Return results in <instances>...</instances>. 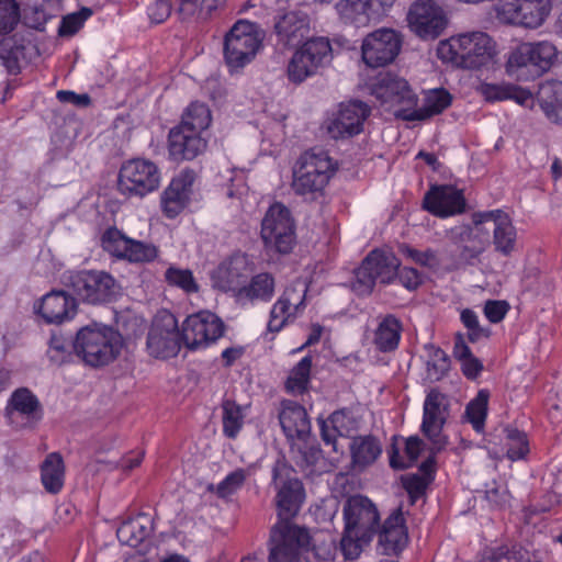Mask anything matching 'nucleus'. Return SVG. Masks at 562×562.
Returning a JSON list of instances; mask_svg holds the SVG:
<instances>
[{"instance_id": "obj_1", "label": "nucleus", "mask_w": 562, "mask_h": 562, "mask_svg": "<svg viewBox=\"0 0 562 562\" xmlns=\"http://www.w3.org/2000/svg\"><path fill=\"white\" fill-rule=\"evenodd\" d=\"M305 501V494H277L279 520L271 530L269 562H307L311 536L304 527L291 524Z\"/></svg>"}, {"instance_id": "obj_2", "label": "nucleus", "mask_w": 562, "mask_h": 562, "mask_svg": "<svg viewBox=\"0 0 562 562\" xmlns=\"http://www.w3.org/2000/svg\"><path fill=\"white\" fill-rule=\"evenodd\" d=\"M496 54V43L482 31L453 35L441 41L437 47V55L441 60L464 69H480L487 66Z\"/></svg>"}, {"instance_id": "obj_3", "label": "nucleus", "mask_w": 562, "mask_h": 562, "mask_svg": "<svg viewBox=\"0 0 562 562\" xmlns=\"http://www.w3.org/2000/svg\"><path fill=\"white\" fill-rule=\"evenodd\" d=\"M123 347L124 339L116 329L98 323L81 327L72 341L75 355L91 368H101L114 362Z\"/></svg>"}, {"instance_id": "obj_4", "label": "nucleus", "mask_w": 562, "mask_h": 562, "mask_svg": "<svg viewBox=\"0 0 562 562\" xmlns=\"http://www.w3.org/2000/svg\"><path fill=\"white\" fill-rule=\"evenodd\" d=\"M335 170L336 164L326 151H306L293 169L292 189L296 194L314 200L323 192Z\"/></svg>"}, {"instance_id": "obj_5", "label": "nucleus", "mask_w": 562, "mask_h": 562, "mask_svg": "<svg viewBox=\"0 0 562 562\" xmlns=\"http://www.w3.org/2000/svg\"><path fill=\"white\" fill-rule=\"evenodd\" d=\"M558 54V48L549 41L520 43L508 53L506 72L519 80L527 79L530 69L540 76L552 67Z\"/></svg>"}, {"instance_id": "obj_6", "label": "nucleus", "mask_w": 562, "mask_h": 562, "mask_svg": "<svg viewBox=\"0 0 562 562\" xmlns=\"http://www.w3.org/2000/svg\"><path fill=\"white\" fill-rule=\"evenodd\" d=\"M333 48L328 38L318 36L304 42L291 56L286 66L288 80L301 85L330 64Z\"/></svg>"}, {"instance_id": "obj_7", "label": "nucleus", "mask_w": 562, "mask_h": 562, "mask_svg": "<svg viewBox=\"0 0 562 562\" xmlns=\"http://www.w3.org/2000/svg\"><path fill=\"white\" fill-rule=\"evenodd\" d=\"M263 33L247 20L237 21L225 36L224 58L231 69L249 64L261 48Z\"/></svg>"}, {"instance_id": "obj_8", "label": "nucleus", "mask_w": 562, "mask_h": 562, "mask_svg": "<svg viewBox=\"0 0 562 562\" xmlns=\"http://www.w3.org/2000/svg\"><path fill=\"white\" fill-rule=\"evenodd\" d=\"M472 222L473 227L461 225L452 228V237H459L461 241H465L471 238L474 232L480 233L483 225L490 224L493 228V244L496 251L504 256H508L514 251L516 229L508 214L501 210L475 213L473 214Z\"/></svg>"}, {"instance_id": "obj_9", "label": "nucleus", "mask_w": 562, "mask_h": 562, "mask_svg": "<svg viewBox=\"0 0 562 562\" xmlns=\"http://www.w3.org/2000/svg\"><path fill=\"white\" fill-rule=\"evenodd\" d=\"M370 90L385 111L404 121H407L411 106L416 105L418 101L405 79L389 72L376 76Z\"/></svg>"}, {"instance_id": "obj_10", "label": "nucleus", "mask_w": 562, "mask_h": 562, "mask_svg": "<svg viewBox=\"0 0 562 562\" xmlns=\"http://www.w3.org/2000/svg\"><path fill=\"white\" fill-rule=\"evenodd\" d=\"M400 266L401 261L393 252L372 250L356 270L352 289L360 295L370 294L376 281L393 282Z\"/></svg>"}, {"instance_id": "obj_11", "label": "nucleus", "mask_w": 562, "mask_h": 562, "mask_svg": "<svg viewBox=\"0 0 562 562\" xmlns=\"http://www.w3.org/2000/svg\"><path fill=\"white\" fill-rule=\"evenodd\" d=\"M261 238L267 248L288 254L295 244V224L290 210L276 202L265 214L261 222Z\"/></svg>"}, {"instance_id": "obj_12", "label": "nucleus", "mask_w": 562, "mask_h": 562, "mask_svg": "<svg viewBox=\"0 0 562 562\" xmlns=\"http://www.w3.org/2000/svg\"><path fill=\"white\" fill-rule=\"evenodd\" d=\"M552 10V0H498L497 19L509 25L525 29L540 27Z\"/></svg>"}, {"instance_id": "obj_13", "label": "nucleus", "mask_w": 562, "mask_h": 562, "mask_svg": "<svg viewBox=\"0 0 562 562\" xmlns=\"http://www.w3.org/2000/svg\"><path fill=\"white\" fill-rule=\"evenodd\" d=\"M160 184L158 167L147 159H131L124 162L119 172L117 187L126 196H144Z\"/></svg>"}, {"instance_id": "obj_14", "label": "nucleus", "mask_w": 562, "mask_h": 562, "mask_svg": "<svg viewBox=\"0 0 562 562\" xmlns=\"http://www.w3.org/2000/svg\"><path fill=\"white\" fill-rule=\"evenodd\" d=\"M182 333L178 329L176 316L168 311L159 312L147 337L149 355L160 359L175 357L180 351Z\"/></svg>"}, {"instance_id": "obj_15", "label": "nucleus", "mask_w": 562, "mask_h": 562, "mask_svg": "<svg viewBox=\"0 0 562 562\" xmlns=\"http://www.w3.org/2000/svg\"><path fill=\"white\" fill-rule=\"evenodd\" d=\"M224 334V323L210 311L189 315L182 324V340L190 350L204 349Z\"/></svg>"}, {"instance_id": "obj_16", "label": "nucleus", "mask_w": 562, "mask_h": 562, "mask_svg": "<svg viewBox=\"0 0 562 562\" xmlns=\"http://www.w3.org/2000/svg\"><path fill=\"white\" fill-rule=\"evenodd\" d=\"M408 26L422 40L439 37L448 25V16L434 0H416L407 13Z\"/></svg>"}, {"instance_id": "obj_17", "label": "nucleus", "mask_w": 562, "mask_h": 562, "mask_svg": "<svg viewBox=\"0 0 562 562\" xmlns=\"http://www.w3.org/2000/svg\"><path fill=\"white\" fill-rule=\"evenodd\" d=\"M402 47L401 35L392 29H379L369 33L361 44V57L371 68L391 64Z\"/></svg>"}, {"instance_id": "obj_18", "label": "nucleus", "mask_w": 562, "mask_h": 562, "mask_svg": "<svg viewBox=\"0 0 562 562\" xmlns=\"http://www.w3.org/2000/svg\"><path fill=\"white\" fill-rule=\"evenodd\" d=\"M345 527L372 540L379 530L380 514L375 504L363 494H351L344 506Z\"/></svg>"}, {"instance_id": "obj_19", "label": "nucleus", "mask_w": 562, "mask_h": 562, "mask_svg": "<svg viewBox=\"0 0 562 562\" xmlns=\"http://www.w3.org/2000/svg\"><path fill=\"white\" fill-rule=\"evenodd\" d=\"M448 397L437 389L430 390L426 395L422 430L438 450L442 449L446 445L442 428L448 418Z\"/></svg>"}, {"instance_id": "obj_20", "label": "nucleus", "mask_w": 562, "mask_h": 562, "mask_svg": "<svg viewBox=\"0 0 562 562\" xmlns=\"http://www.w3.org/2000/svg\"><path fill=\"white\" fill-rule=\"evenodd\" d=\"M71 286L82 301L98 304L109 301L115 294L116 283L106 272L85 271L72 277Z\"/></svg>"}, {"instance_id": "obj_21", "label": "nucleus", "mask_w": 562, "mask_h": 562, "mask_svg": "<svg viewBox=\"0 0 562 562\" xmlns=\"http://www.w3.org/2000/svg\"><path fill=\"white\" fill-rule=\"evenodd\" d=\"M370 108L361 101L341 104L327 122L326 130L334 139L352 137L362 132Z\"/></svg>"}, {"instance_id": "obj_22", "label": "nucleus", "mask_w": 562, "mask_h": 562, "mask_svg": "<svg viewBox=\"0 0 562 562\" xmlns=\"http://www.w3.org/2000/svg\"><path fill=\"white\" fill-rule=\"evenodd\" d=\"M254 271L251 260L245 254H235L221 262L211 273L214 288L227 292L241 288L245 280Z\"/></svg>"}, {"instance_id": "obj_23", "label": "nucleus", "mask_w": 562, "mask_h": 562, "mask_svg": "<svg viewBox=\"0 0 562 562\" xmlns=\"http://www.w3.org/2000/svg\"><path fill=\"white\" fill-rule=\"evenodd\" d=\"M383 554L397 555L408 544V529L402 506L393 509L379 530Z\"/></svg>"}, {"instance_id": "obj_24", "label": "nucleus", "mask_w": 562, "mask_h": 562, "mask_svg": "<svg viewBox=\"0 0 562 562\" xmlns=\"http://www.w3.org/2000/svg\"><path fill=\"white\" fill-rule=\"evenodd\" d=\"M424 207L439 217L460 214L465 209L462 191L452 186L432 187L424 196Z\"/></svg>"}, {"instance_id": "obj_25", "label": "nucleus", "mask_w": 562, "mask_h": 562, "mask_svg": "<svg viewBox=\"0 0 562 562\" xmlns=\"http://www.w3.org/2000/svg\"><path fill=\"white\" fill-rule=\"evenodd\" d=\"M206 139L196 132L176 126L169 132L168 150L176 161L192 160L206 148Z\"/></svg>"}, {"instance_id": "obj_26", "label": "nucleus", "mask_w": 562, "mask_h": 562, "mask_svg": "<svg viewBox=\"0 0 562 562\" xmlns=\"http://www.w3.org/2000/svg\"><path fill=\"white\" fill-rule=\"evenodd\" d=\"M279 422L289 439L305 440L311 432V422L306 409L293 401L281 402Z\"/></svg>"}, {"instance_id": "obj_27", "label": "nucleus", "mask_w": 562, "mask_h": 562, "mask_svg": "<svg viewBox=\"0 0 562 562\" xmlns=\"http://www.w3.org/2000/svg\"><path fill=\"white\" fill-rule=\"evenodd\" d=\"M274 30L279 43L289 47L296 46L310 33V19L301 11L286 12L277 20Z\"/></svg>"}, {"instance_id": "obj_28", "label": "nucleus", "mask_w": 562, "mask_h": 562, "mask_svg": "<svg viewBox=\"0 0 562 562\" xmlns=\"http://www.w3.org/2000/svg\"><path fill=\"white\" fill-rule=\"evenodd\" d=\"M35 415V396L27 387L16 389L4 408V417L11 426L22 428Z\"/></svg>"}, {"instance_id": "obj_29", "label": "nucleus", "mask_w": 562, "mask_h": 562, "mask_svg": "<svg viewBox=\"0 0 562 562\" xmlns=\"http://www.w3.org/2000/svg\"><path fill=\"white\" fill-rule=\"evenodd\" d=\"M34 48L31 41L18 40L16 36L0 41V60L10 75H18L29 64L27 50Z\"/></svg>"}, {"instance_id": "obj_30", "label": "nucleus", "mask_w": 562, "mask_h": 562, "mask_svg": "<svg viewBox=\"0 0 562 562\" xmlns=\"http://www.w3.org/2000/svg\"><path fill=\"white\" fill-rule=\"evenodd\" d=\"M452 101L451 94L443 88L430 89L424 92L423 105L411 106L407 121H424L445 111Z\"/></svg>"}, {"instance_id": "obj_31", "label": "nucleus", "mask_w": 562, "mask_h": 562, "mask_svg": "<svg viewBox=\"0 0 562 562\" xmlns=\"http://www.w3.org/2000/svg\"><path fill=\"white\" fill-rule=\"evenodd\" d=\"M75 311V300L64 291H53L43 296L40 313L47 323H61Z\"/></svg>"}, {"instance_id": "obj_32", "label": "nucleus", "mask_w": 562, "mask_h": 562, "mask_svg": "<svg viewBox=\"0 0 562 562\" xmlns=\"http://www.w3.org/2000/svg\"><path fill=\"white\" fill-rule=\"evenodd\" d=\"M401 333L402 324L394 315L379 316L373 344L380 351H392L398 346Z\"/></svg>"}, {"instance_id": "obj_33", "label": "nucleus", "mask_w": 562, "mask_h": 562, "mask_svg": "<svg viewBox=\"0 0 562 562\" xmlns=\"http://www.w3.org/2000/svg\"><path fill=\"white\" fill-rule=\"evenodd\" d=\"M538 102L547 119L562 124V82H544L538 91Z\"/></svg>"}, {"instance_id": "obj_34", "label": "nucleus", "mask_w": 562, "mask_h": 562, "mask_svg": "<svg viewBox=\"0 0 562 562\" xmlns=\"http://www.w3.org/2000/svg\"><path fill=\"white\" fill-rule=\"evenodd\" d=\"M148 524L149 518L145 514L123 521L116 530L119 541L128 547H137L151 533V527Z\"/></svg>"}, {"instance_id": "obj_35", "label": "nucleus", "mask_w": 562, "mask_h": 562, "mask_svg": "<svg viewBox=\"0 0 562 562\" xmlns=\"http://www.w3.org/2000/svg\"><path fill=\"white\" fill-rule=\"evenodd\" d=\"M276 289V281L272 274L261 272L254 276L249 283L238 289L236 293L239 300L263 301L272 299Z\"/></svg>"}, {"instance_id": "obj_36", "label": "nucleus", "mask_w": 562, "mask_h": 562, "mask_svg": "<svg viewBox=\"0 0 562 562\" xmlns=\"http://www.w3.org/2000/svg\"><path fill=\"white\" fill-rule=\"evenodd\" d=\"M321 434L324 442L333 447L337 451V437L348 436L352 428V420L350 416L344 412H334L327 419H321Z\"/></svg>"}, {"instance_id": "obj_37", "label": "nucleus", "mask_w": 562, "mask_h": 562, "mask_svg": "<svg viewBox=\"0 0 562 562\" xmlns=\"http://www.w3.org/2000/svg\"><path fill=\"white\" fill-rule=\"evenodd\" d=\"M336 10L346 23L355 24L358 27L375 21L370 12L369 0H340L336 4Z\"/></svg>"}, {"instance_id": "obj_38", "label": "nucleus", "mask_w": 562, "mask_h": 562, "mask_svg": "<svg viewBox=\"0 0 562 562\" xmlns=\"http://www.w3.org/2000/svg\"><path fill=\"white\" fill-rule=\"evenodd\" d=\"M350 450L353 464L363 468L372 464L380 457L382 447L372 436H359L352 439Z\"/></svg>"}, {"instance_id": "obj_39", "label": "nucleus", "mask_w": 562, "mask_h": 562, "mask_svg": "<svg viewBox=\"0 0 562 562\" xmlns=\"http://www.w3.org/2000/svg\"><path fill=\"white\" fill-rule=\"evenodd\" d=\"M211 122L212 115L209 106L202 102H192L183 112L179 126L202 135Z\"/></svg>"}, {"instance_id": "obj_40", "label": "nucleus", "mask_w": 562, "mask_h": 562, "mask_svg": "<svg viewBox=\"0 0 562 562\" xmlns=\"http://www.w3.org/2000/svg\"><path fill=\"white\" fill-rule=\"evenodd\" d=\"M64 463L57 453H50L42 465V483L48 492H57L63 487Z\"/></svg>"}, {"instance_id": "obj_41", "label": "nucleus", "mask_w": 562, "mask_h": 562, "mask_svg": "<svg viewBox=\"0 0 562 562\" xmlns=\"http://www.w3.org/2000/svg\"><path fill=\"white\" fill-rule=\"evenodd\" d=\"M424 442L420 438L412 436L405 441L404 454H400L398 450L393 446L390 451V465L396 470H403L413 465L422 450Z\"/></svg>"}, {"instance_id": "obj_42", "label": "nucleus", "mask_w": 562, "mask_h": 562, "mask_svg": "<svg viewBox=\"0 0 562 562\" xmlns=\"http://www.w3.org/2000/svg\"><path fill=\"white\" fill-rule=\"evenodd\" d=\"M426 376L430 382L441 380L449 370L450 361L447 355L434 345L425 346Z\"/></svg>"}, {"instance_id": "obj_43", "label": "nucleus", "mask_w": 562, "mask_h": 562, "mask_svg": "<svg viewBox=\"0 0 562 562\" xmlns=\"http://www.w3.org/2000/svg\"><path fill=\"white\" fill-rule=\"evenodd\" d=\"M245 407L226 400L222 404L223 432L228 438H236L244 425Z\"/></svg>"}, {"instance_id": "obj_44", "label": "nucleus", "mask_w": 562, "mask_h": 562, "mask_svg": "<svg viewBox=\"0 0 562 562\" xmlns=\"http://www.w3.org/2000/svg\"><path fill=\"white\" fill-rule=\"evenodd\" d=\"M488 397L490 393L486 390H481L476 396L469 402L465 408L464 418L477 432L484 430Z\"/></svg>"}, {"instance_id": "obj_45", "label": "nucleus", "mask_w": 562, "mask_h": 562, "mask_svg": "<svg viewBox=\"0 0 562 562\" xmlns=\"http://www.w3.org/2000/svg\"><path fill=\"white\" fill-rule=\"evenodd\" d=\"M273 486L277 492H302L303 486L295 470L285 462L278 461L273 468Z\"/></svg>"}, {"instance_id": "obj_46", "label": "nucleus", "mask_w": 562, "mask_h": 562, "mask_svg": "<svg viewBox=\"0 0 562 562\" xmlns=\"http://www.w3.org/2000/svg\"><path fill=\"white\" fill-rule=\"evenodd\" d=\"M164 277L168 285L178 288L187 294L196 293L200 290V285L190 269L170 266L165 271Z\"/></svg>"}, {"instance_id": "obj_47", "label": "nucleus", "mask_w": 562, "mask_h": 562, "mask_svg": "<svg viewBox=\"0 0 562 562\" xmlns=\"http://www.w3.org/2000/svg\"><path fill=\"white\" fill-rule=\"evenodd\" d=\"M131 238L116 227L108 228L102 237V248L117 259H125Z\"/></svg>"}, {"instance_id": "obj_48", "label": "nucleus", "mask_w": 562, "mask_h": 562, "mask_svg": "<svg viewBox=\"0 0 562 562\" xmlns=\"http://www.w3.org/2000/svg\"><path fill=\"white\" fill-rule=\"evenodd\" d=\"M282 295L272 305L270 312V318L268 322V328L270 331L281 330L289 322H292L302 313L299 312L294 306L288 304Z\"/></svg>"}, {"instance_id": "obj_49", "label": "nucleus", "mask_w": 562, "mask_h": 562, "mask_svg": "<svg viewBox=\"0 0 562 562\" xmlns=\"http://www.w3.org/2000/svg\"><path fill=\"white\" fill-rule=\"evenodd\" d=\"M312 358L306 356L291 370L286 380V390L293 394L303 393L310 382Z\"/></svg>"}, {"instance_id": "obj_50", "label": "nucleus", "mask_w": 562, "mask_h": 562, "mask_svg": "<svg viewBox=\"0 0 562 562\" xmlns=\"http://www.w3.org/2000/svg\"><path fill=\"white\" fill-rule=\"evenodd\" d=\"M435 461L429 458L420 465L418 472L405 480L407 492H425L434 481Z\"/></svg>"}, {"instance_id": "obj_51", "label": "nucleus", "mask_w": 562, "mask_h": 562, "mask_svg": "<svg viewBox=\"0 0 562 562\" xmlns=\"http://www.w3.org/2000/svg\"><path fill=\"white\" fill-rule=\"evenodd\" d=\"M158 254L159 249L154 244L131 238L124 260L131 263H147L154 261L158 257Z\"/></svg>"}, {"instance_id": "obj_52", "label": "nucleus", "mask_w": 562, "mask_h": 562, "mask_svg": "<svg viewBox=\"0 0 562 562\" xmlns=\"http://www.w3.org/2000/svg\"><path fill=\"white\" fill-rule=\"evenodd\" d=\"M370 541L371 540H364L360 532L345 527L340 540V551L345 559L355 560L361 554L363 547Z\"/></svg>"}, {"instance_id": "obj_53", "label": "nucleus", "mask_w": 562, "mask_h": 562, "mask_svg": "<svg viewBox=\"0 0 562 562\" xmlns=\"http://www.w3.org/2000/svg\"><path fill=\"white\" fill-rule=\"evenodd\" d=\"M161 209L168 218L177 217L188 205L190 199L179 191L167 187L161 194Z\"/></svg>"}, {"instance_id": "obj_54", "label": "nucleus", "mask_w": 562, "mask_h": 562, "mask_svg": "<svg viewBox=\"0 0 562 562\" xmlns=\"http://www.w3.org/2000/svg\"><path fill=\"white\" fill-rule=\"evenodd\" d=\"M20 18V7L15 0H0V35L11 33Z\"/></svg>"}, {"instance_id": "obj_55", "label": "nucleus", "mask_w": 562, "mask_h": 562, "mask_svg": "<svg viewBox=\"0 0 562 562\" xmlns=\"http://www.w3.org/2000/svg\"><path fill=\"white\" fill-rule=\"evenodd\" d=\"M252 468H238L229 472L218 484V492H234L247 486V482L252 475Z\"/></svg>"}, {"instance_id": "obj_56", "label": "nucleus", "mask_w": 562, "mask_h": 562, "mask_svg": "<svg viewBox=\"0 0 562 562\" xmlns=\"http://www.w3.org/2000/svg\"><path fill=\"white\" fill-rule=\"evenodd\" d=\"M91 9L82 8L78 12L65 15L60 21L58 34L60 36H72L83 26V23L91 16Z\"/></svg>"}, {"instance_id": "obj_57", "label": "nucleus", "mask_w": 562, "mask_h": 562, "mask_svg": "<svg viewBox=\"0 0 562 562\" xmlns=\"http://www.w3.org/2000/svg\"><path fill=\"white\" fill-rule=\"evenodd\" d=\"M307 291V282L303 279H297L289 284L281 295L286 299L285 302L288 304L292 305V307L294 306V308L303 313L305 310V299Z\"/></svg>"}, {"instance_id": "obj_58", "label": "nucleus", "mask_w": 562, "mask_h": 562, "mask_svg": "<svg viewBox=\"0 0 562 562\" xmlns=\"http://www.w3.org/2000/svg\"><path fill=\"white\" fill-rule=\"evenodd\" d=\"M506 438L508 440L507 456L509 459L518 460L527 454L528 441L525 432L516 428H507Z\"/></svg>"}, {"instance_id": "obj_59", "label": "nucleus", "mask_w": 562, "mask_h": 562, "mask_svg": "<svg viewBox=\"0 0 562 562\" xmlns=\"http://www.w3.org/2000/svg\"><path fill=\"white\" fill-rule=\"evenodd\" d=\"M400 252L423 267L436 268L439 266V259L434 249L427 248L426 250L420 251L409 247L408 245H401Z\"/></svg>"}, {"instance_id": "obj_60", "label": "nucleus", "mask_w": 562, "mask_h": 562, "mask_svg": "<svg viewBox=\"0 0 562 562\" xmlns=\"http://www.w3.org/2000/svg\"><path fill=\"white\" fill-rule=\"evenodd\" d=\"M47 355L53 363L61 364L66 362L70 356L68 341L61 334L54 333L48 342Z\"/></svg>"}, {"instance_id": "obj_61", "label": "nucleus", "mask_w": 562, "mask_h": 562, "mask_svg": "<svg viewBox=\"0 0 562 562\" xmlns=\"http://www.w3.org/2000/svg\"><path fill=\"white\" fill-rule=\"evenodd\" d=\"M461 321L469 330V339L471 341L490 337L491 330L480 325L479 317L472 310H463L461 312Z\"/></svg>"}, {"instance_id": "obj_62", "label": "nucleus", "mask_w": 562, "mask_h": 562, "mask_svg": "<svg viewBox=\"0 0 562 562\" xmlns=\"http://www.w3.org/2000/svg\"><path fill=\"white\" fill-rule=\"evenodd\" d=\"M479 562H525V560L517 555V552L509 551L505 546L497 548H486Z\"/></svg>"}, {"instance_id": "obj_63", "label": "nucleus", "mask_w": 562, "mask_h": 562, "mask_svg": "<svg viewBox=\"0 0 562 562\" xmlns=\"http://www.w3.org/2000/svg\"><path fill=\"white\" fill-rule=\"evenodd\" d=\"M195 179L196 172L193 169L186 168L171 180L168 187L190 199Z\"/></svg>"}, {"instance_id": "obj_64", "label": "nucleus", "mask_w": 562, "mask_h": 562, "mask_svg": "<svg viewBox=\"0 0 562 562\" xmlns=\"http://www.w3.org/2000/svg\"><path fill=\"white\" fill-rule=\"evenodd\" d=\"M480 92L488 101H499L512 98L510 85L482 83Z\"/></svg>"}]
</instances>
